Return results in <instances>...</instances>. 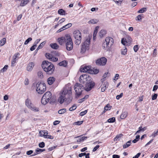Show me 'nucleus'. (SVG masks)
<instances>
[{
	"mask_svg": "<svg viewBox=\"0 0 158 158\" xmlns=\"http://www.w3.org/2000/svg\"><path fill=\"white\" fill-rule=\"evenodd\" d=\"M79 81L81 83L86 82L85 89L87 91L90 90L95 86V83L92 80V78L87 74L81 75L79 77Z\"/></svg>",
	"mask_w": 158,
	"mask_h": 158,
	"instance_id": "f257e3e1",
	"label": "nucleus"
},
{
	"mask_svg": "<svg viewBox=\"0 0 158 158\" xmlns=\"http://www.w3.org/2000/svg\"><path fill=\"white\" fill-rule=\"evenodd\" d=\"M41 66L44 70L48 74H52L55 69L53 64L48 61H43Z\"/></svg>",
	"mask_w": 158,
	"mask_h": 158,
	"instance_id": "f03ea898",
	"label": "nucleus"
},
{
	"mask_svg": "<svg viewBox=\"0 0 158 158\" xmlns=\"http://www.w3.org/2000/svg\"><path fill=\"white\" fill-rule=\"evenodd\" d=\"M72 94L71 88L69 87L68 88L67 87L64 89L63 92L61 95L59 97L58 99V102L60 103H63L64 101H65L66 97L67 94Z\"/></svg>",
	"mask_w": 158,
	"mask_h": 158,
	"instance_id": "7ed1b4c3",
	"label": "nucleus"
},
{
	"mask_svg": "<svg viewBox=\"0 0 158 158\" xmlns=\"http://www.w3.org/2000/svg\"><path fill=\"white\" fill-rule=\"evenodd\" d=\"M114 41L113 38L110 37H106L102 44L103 49L106 50L109 49L114 43Z\"/></svg>",
	"mask_w": 158,
	"mask_h": 158,
	"instance_id": "20e7f679",
	"label": "nucleus"
},
{
	"mask_svg": "<svg viewBox=\"0 0 158 158\" xmlns=\"http://www.w3.org/2000/svg\"><path fill=\"white\" fill-rule=\"evenodd\" d=\"M73 36L75 39V43L76 45H79L81 43L82 37L81 33L78 30L75 31L73 33Z\"/></svg>",
	"mask_w": 158,
	"mask_h": 158,
	"instance_id": "39448f33",
	"label": "nucleus"
},
{
	"mask_svg": "<svg viewBox=\"0 0 158 158\" xmlns=\"http://www.w3.org/2000/svg\"><path fill=\"white\" fill-rule=\"evenodd\" d=\"M46 85L44 82H38L36 85V90L39 94H43L46 90Z\"/></svg>",
	"mask_w": 158,
	"mask_h": 158,
	"instance_id": "423d86ee",
	"label": "nucleus"
},
{
	"mask_svg": "<svg viewBox=\"0 0 158 158\" xmlns=\"http://www.w3.org/2000/svg\"><path fill=\"white\" fill-rule=\"evenodd\" d=\"M65 41V46L66 49L68 51L71 50L73 47V43L72 39L70 35L66 38Z\"/></svg>",
	"mask_w": 158,
	"mask_h": 158,
	"instance_id": "0eeeda50",
	"label": "nucleus"
},
{
	"mask_svg": "<svg viewBox=\"0 0 158 158\" xmlns=\"http://www.w3.org/2000/svg\"><path fill=\"white\" fill-rule=\"evenodd\" d=\"M90 44V39L89 38H87L82 44L81 51V53H84L85 52L86 50L88 48Z\"/></svg>",
	"mask_w": 158,
	"mask_h": 158,
	"instance_id": "6e6552de",
	"label": "nucleus"
},
{
	"mask_svg": "<svg viewBox=\"0 0 158 158\" xmlns=\"http://www.w3.org/2000/svg\"><path fill=\"white\" fill-rule=\"evenodd\" d=\"M84 89L83 86L81 84L76 83L74 86V89L76 93V94L78 96H80Z\"/></svg>",
	"mask_w": 158,
	"mask_h": 158,
	"instance_id": "1a4fd4ad",
	"label": "nucleus"
},
{
	"mask_svg": "<svg viewBox=\"0 0 158 158\" xmlns=\"http://www.w3.org/2000/svg\"><path fill=\"white\" fill-rule=\"evenodd\" d=\"M132 39L129 36H127L124 38H122L121 43L124 45L129 46L131 44Z\"/></svg>",
	"mask_w": 158,
	"mask_h": 158,
	"instance_id": "9d476101",
	"label": "nucleus"
},
{
	"mask_svg": "<svg viewBox=\"0 0 158 158\" xmlns=\"http://www.w3.org/2000/svg\"><path fill=\"white\" fill-rule=\"evenodd\" d=\"M106 62L107 59L104 57H102L97 60L96 64L97 65L103 66L106 64Z\"/></svg>",
	"mask_w": 158,
	"mask_h": 158,
	"instance_id": "9b49d317",
	"label": "nucleus"
},
{
	"mask_svg": "<svg viewBox=\"0 0 158 158\" xmlns=\"http://www.w3.org/2000/svg\"><path fill=\"white\" fill-rule=\"evenodd\" d=\"M26 105L28 108H30L31 110L33 111H38L39 109L36 108V107H33L32 106V104L31 101L28 99H27L25 101Z\"/></svg>",
	"mask_w": 158,
	"mask_h": 158,
	"instance_id": "f8f14e48",
	"label": "nucleus"
},
{
	"mask_svg": "<svg viewBox=\"0 0 158 158\" xmlns=\"http://www.w3.org/2000/svg\"><path fill=\"white\" fill-rule=\"evenodd\" d=\"M91 67L90 66H85L84 67L81 66L80 69V71L81 72H85L90 73L91 71Z\"/></svg>",
	"mask_w": 158,
	"mask_h": 158,
	"instance_id": "ddd939ff",
	"label": "nucleus"
},
{
	"mask_svg": "<svg viewBox=\"0 0 158 158\" xmlns=\"http://www.w3.org/2000/svg\"><path fill=\"white\" fill-rule=\"evenodd\" d=\"M69 35H66L64 37H62L61 38H59L58 39V42L59 44L60 45H62L64 43H65V41L66 40V38L67 37H68Z\"/></svg>",
	"mask_w": 158,
	"mask_h": 158,
	"instance_id": "4468645a",
	"label": "nucleus"
},
{
	"mask_svg": "<svg viewBox=\"0 0 158 158\" xmlns=\"http://www.w3.org/2000/svg\"><path fill=\"white\" fill-rule=\"evenodd\" d=\"M109 84L107 82H102V84L101 85V91L102 92H103L108 88Z\"/></svg>",
	"mask_w": 158,
	"mask_h": 158,
	"instance_id": "2eb2a0df",
	"label": "nucleus"
},
{
	"mask_svg": "<svg viewBox=\"0 0 158 158\" xmlns=\"http://www.w3.org/2000/svg\"><path fill=\"white\" fill-rule=\"evenodd\" d=\"M46 99H47V101L50 100V99L52 97V94L49 91H48L45 93L43 96Z\"/></svg>",
	"mask_w": 158,
	"mask_h": 158,
	"instance_id": "dca6fc26",
	"label": "nucleus"
},
{
	"mask_svg": "<svg viewBox=\"0 0 158 158\" xmlns=\"http://www.w3.org/2000/svg\"><path fill=\"white\" fill-rule=\"evenodd\" d=\"M34 66V64L33 62L29 63L27 68V70L29 71H31Z\"/></svg>",
	"mask_w": 158,
	"mask_h": 158,
	"instance_id": "f3484780",
	"label": "nucleus"
},
{
	"mask_svg": "<svg viewBox=\"0 0 158 158\" xmlns=\"http://www.w3.org/2000/svg\"><path fill=\"white\" fill-rule=\"evenodd\" d=\"M55 81L54 77H50L48 79V84L49 85H52Z\"/></svg>",
	"mask_w": 158,
	"mask_h": 158,
	"instance_id": "a211bd4d",
	"label": "nucleus"
},
{
	"mask_svg": "<svg viewBox=\"0 0 158 158\" xmlns=\"http://www.w3.org/2000/svg\"><path fill=\"white\" fill-rule=\"evenodd\" d=\"M71 94H67V97H66V99H65V102H66L68 104H69L72 101V98L70 96ZM67 97V96L66 97Z\"/></svg>",
	"mask_w": 158,
	"mask_h": 158,
	"instance_id": "6ab92c4d",
	"label": "nucleus"
},
{
	"mask_svg": "<svg viewBox=\"0 0 158 158\" xmlns=\"http://www.w3.org/2000/svg\"><path fill=\"white\" fill-rule=\"evenodd\" d=\"M50 46L53 49H57L59 48V46L56 43H52L50 44Z\"/></svg>",
	"mask_w": 158,
	"mask_h": 158,
	"instance_id": "aec40b11",
	"label": "nucleus"
},
{
	"mask_svg": "<svg viewBox=\"0 0 158 158\" xmlns=\"http://www.w3.org/2000/svg\"><path fill=\"white\" fill-rule=\"evenodd\" d=\"M106 31L104 30H101L99 32V35L100 37H103L106 34Z\"/></svg>",
	"mask_w": 158,
	"mask_h": 158,
	"instance_id": "412c9836",
	"label": "nucleus"
},
{
	"mask_svg": "<svg viewBox=\"0 0 158 158\" xmlns=\"http://www.w3.org/2000/svg\"><path fill=\"white\" fill-rule=\"evenodd\" d=\"M99 27L98 26H97L96 27L95 29L94 30L93 35V39L94 40L95 39L97 35V33L98 31V29L99 28Z\"/></svg>",
	"mask_w": 158,
	"mask_h": 158,
	"instance_id": "4be33fe9",
	"label": "nucleus"
},
{
	"mask_svg": "<svg viewBox=\"0 0 158 158\" xmlns=\"http://www.w3.org/2000/svg\"><path fill=\"white\" fill-rule=\"evenodd\" d=\"M59 64L60 66H63L65 67L67 65V62L66 60H64L60 62L59 63Z\"/></svg>",
	"mask_w": 158,
	"mask_h": 158,
	"instance_id": "5701e85b",
	"label": "nucleus"
},
{
	"mask_svg": "<svg viewBox=\"0 0 158 158\" xmlns=\"http://www.w3.org/2000/svg\"><path fill=\"white\" fill-rule=\"evenodd\" d=\"M131 141L129 140L126 143L124 144L123 146L124 148H126L130 146L131 143Z\"/></svg>",
	"mask_w": 158,
	"mask_h": 158,
	"instance_id": "b1692460",
	"label": "nucleus"
},
{
	"mask_svg": "<svg viewBox=\"0 0 158 158\" xmlns=\"http://www.w3.org/2000/svg\"><path fill=\"white\" fill-rule=\"evenodd\" d=\"M127 112L126 111L123 112L120 116L121 118L123 119L125 118L127 116Z\"/></svg>",
	"mask_w": 158,
	"mask_h": 158,
	"instance_id": "393cba45",
	"label": "nucleus"
},
{
	"mask_svg": "<svg viewBox=\"0 0 158 158\" xmlns=\"http://www.w3.org/2000/svg\"><path fill=\"white\" fill-rule=\"evenodd\" d=\"M58 14L61 15H65V11L63 9H60L58 10Z\"/></svg>",
	"mask_w": 158,
	"mask_h": 158,
	"instance_id": "a878e982",
	"label": "nucleus"
},
{
	"mask_svg": "<svg viewBox=\"0 0 158 158\" xmlns=\"http://www.w3.org/2000/svg\"><path fill=\"white\" fill-rule=\"evenodd\" d=\"M127 49L125 47H124V48L121 49V54L122 55H125L127 54Z\"/></svg>",
	"mask_w": 158,
	"mask_h": 158,
	"instance_id": "bb28decb",
	"label": "nucleus"
},
{
	"mask_svg": "<svg viewBox=\"0 0 158 158\" xmlns=\"http://www.w3.org/2000/svg\"><path fill=\"white\" fill-rule=\"evenodd\" d=\"M29 2V0H24L23 2H22L20 4V6H23L26 5Z\"/></svg>",
	"mask_w": 158,
	"mask_h": 158,
	"instance_id": "cd10ccee",
	"label": "nucleus"
},
{
	"mask_svg": "<svg viewBox=\"0 0 158 158\" xmlns=\"http://www.w3.org/2000/svg\"><path fill=\"white\" fill-rule=\"evenodd\" d=\"M48 101H47V99H46L43 96L41 99V103L43 104L46 105L48 102Z\"/></svg>",
	"mask_w": 158,
	"mask_h": 158,
	"instance_id": "c85d7f7f",
	"label": "nucleus"
},
{
	"mask_svg": "<svg viewBox=\"0 0 158 158\" xmlns=\"http://www.w3.org/2000/svg\"><path fill=\"white\" fill-rule=\"evenodd\" d=\"M98 21L97 19H94L90 20L88 22L89 23L95 24L98 22Z\"/></svg>",
	"mask_w": 158,
	"mask_h": 158,
	"instance_id": "c756f323",
	"label": "nucleus"
},
{
	"mask_svg": "<svg viewBox=\"0 0 158 158\" xmlns=\"http://www.w3.org/2000/svg\"><path fill=\"white\" fill-rule=\"evenodd\" d=\"M123 136V135L122 134H120L119 135H116V136L114 138V141H117L118 140H120V138Z\"/></svg>",
	"mask_w": 158,
	"mask_h": 158,
	"instance_id": "7c9ffc66",
	"label": "nucleus"
},
{
	"mask_svg": "<svg viewBox=\"0 0 158 158\" xmlns=\"http://www.w3.org/2000/svg\"><path fill=\"white\" fill-rule=\"evenodd\" d=\"M111 107L109 104H107L104 107V111L103 112V113L105 112L106 111L110 110Z\"/></svg>",
	"mask_w": 158,
	"mask_h": 158,
	"instance_id": "2f4dec72",
	"label": "nucleus"
},
{
	"mask_svg": "<svg viewBox=\"0 0 158 158\" xmlns=\"http://www.w3.org/2000/svg\"><path fill=\"white\" fill-rule=\"evenodd\" d=\"M99 72V70L97 69H94L93 70L91 69V71L90 72V74H96Z\"/></svg>",
	"mask_w": 158,
	"mask_h": 158,
	"instance_id": "473e14b6",
	"label": "nucleus"
},
{
	"mask_svg": "<svg viewBox=\"0 0 158 158\" xmlns=\"http://www.w3.org/2000/svg\"><path fill=\"white\" fill-rule=\"evenodd\" d=\"M6 39L5 38H3L0 41V46L3 45L6 43Z\"/></svg>",
	"mask_w": 158,
	"mask_h": 158,
	"instance_id": "72a5a7b5",
	"label": "nucleus"
},
{
	"mask_svg": "<svg viewBox=\"0 0 158 158\" xmlns=\"http://www.w3.org/2000/svg\"><path fill=\"white\" fill-rule=\"evenodd\" d=\"M38 77L41 79L44 77L43 72L41 71H40L38 72Z\"/></svg>",
	"mask_w": 158,
	"mask_h": 158,
	"instance_id": "f704fd0d",
	"label": "nucleus"
},
{
	"mask_svg": "<svg viewBox=\"0 0 158 158\" xmlns=\"http://www.w3.org/2000/svg\"><path fill=\"white\" fill-rule=\"evenodd\" d=\"M45 42L44 41L42 42L41 43L40 45L38 46V47L37 48V49H36V50H38L42 48L44 46V44H45Z\"/></svg>",
	"mask_w": 158,
	"mask_h": 158,
	"instance_id": "c9c22d12",
	"label": "nucleus"
},
{
	"mask_svg": "<svg viewBox=\"0 0 158 158\" xmlns=\"http://www.w3.org/2000/svg\"><path fill=\"white\" fill-rule=\"evenodd\" d=\"M115 121V118L114 117H112L109 118L107 120V122L109 123H114Z\"/></svg>",
	"mask_w": 158,
	"mask_h": 158,
	"instance_id": "e433bc0d",
	"label": "nucleus"
},
{
	"mask_svg": "<svg viewBox=\"0 0 158 158\" xmlns=\"http://www.w3.org/2000/svg\"><path fill=\"white\" fill-rule=\"evenodd\" d=\"M66 109H64V108L58 111V113L59 114H64V113H65L66 111Z\"/></svg>",
	"mask_w": 158,
	"mask_h": 158,
	"instance_id": "4c0bfd02",
	"label": "nucleus"
},
{
	"mask_svg": "<svg viewBox=\"0 0 158 158\" xmlns=\"http://www.w3.org/2000/svg\"><path fill=\"white\" fill-rule=\"evenodd\" d=\"M108 72H107V73H105L103 75V79H101V81L102 82H104V81H105V79L107 77V75L108 74Z\"/></svg>",
	"mask_w": 158,
	"mask_h": 158,
	"instance_id": "58836bf2",
	"label": "nucleus"
},
{
	"mask_svg": "<svg viewBox=\"0 0 158 158\" xmlns=\"http://www.w3.org/2000/svg\"><path fill=\"white\" fill-rule=\"evenodd\" d=\"M8 65H5L4 67L1 70V72L3 73L5 71H6L8 68Z\"/></svg>",
	"mask_w": 158,
	"mask_h": 158,
	"instance_id": "ea45409f",
	"label": "nucleus"
},
{
	"mask_svg": "<svg viewBox=\"0 0 158 158\" xmlns=\"http://www.w3.org/2000/svg\"><path fill=\"white\" fill-rule=\"evenodd\" d=\"M147 10V8H143L140 9L138 11V13H143L145 12Z\"/></svg>",
	"mask_w": 158,
	"mask_h": 158,
	"instance_id": "a19ab883",
	"label": "nucleus"
},
{
	"mask_svg": "<svg viewBox=\"0 0 158 158\" xmlns=\"http://www.w3.org/2000/svg\"><path fill=\"white\" fill-rule=\"evenodd\" d=\"M52 54H51L49 53H46V57L49 59V60L51 59V58H52Z\"/></svg>",
	"mask_w": 158,
	"mask_h": 158,
	"instance_id": "79ce46f5",
	"label": "nucleus"
},
{
	"mask_svg": "<svg viewBox=\"0 0 158 158\" xmlns=\"http://www.w3.org/2000/svg\"><path fill=\"white\" fill-rule=\"evenodd\" d=\"M45 150L44 149H41L39 148H38L37 149L35 150V152H36V153H40L44 151Z\"/></svg>",
	"mask_w": 158,
	"mask_h": 158,
	"instance_id": "37998d69",
	"label": "nucleus"
},
{
	"mask_svg": "<svg viewBox=\"0 0 158 158\" xmlns=\"http://www.w3.org/2000/svg\"><path fill=\"white\" fill-rule=\"evenodd\" d=\"M58 58L56 57H55L52 56V58H51V59L50 60L51 61H53L54 62H56L58 60Z\"/></svg>",
	"mask_w": 158,
	"mask_h": 158,
	"instance_id": "c03bdc74",
	"label": "nucleus"
},
{
	"mask_svg": "<svg viewBox=\"0 0 158 158\" xmlns=\"http://www.w3.org/2000/svg\"><path fill=\"white\" fill-rule=\"evenodd\" d=\"M42 133H43V136L45 138L46 137H47L48 135V132L47 131H43Z\"/></svg>",
	"mask_w": 158,
	"mask_h": 158,
	"instance_id": "a18cd8bd",
	"label": "nucleus"
},
{
	"mask_svg": "<svg viewBox=\"0 0 158 158\" xmlns=\"http://www.w3.org/2000/svg\"><path fill=\"white\" fill-rule=\"evenodd\" d=\"M32 39L30 37L28 38L25 41L24 44L26 45L29 42L32 40Z\"/></svg>",
	"mask_w": 158,
	"mask_h": 158,
	"instance_id": "49530a36",
	"label": "nucleus"
},
{
	"mask_svg": "<svg viewBox=\"0 0 158 158\" xmlns=\"http://www.w3.org/2000/svg\"><path fill=\"white\" fill-rule=\"evenodd\" d=\"M114 1L118 5H121L122 2V0H114Z\"/></svg>",
	"mask_w": 158,
	"mask_h": 158,
	"instance_id": "de8ad7c7",
	"label": "nucleus"
},
{
	"mask_svg": "<svg viewBox=\"0 0 158 158\" xmlns=\"http://www.w3.org/2000/svg\"><path fill=\"white\" fill-rule=\"evenodd\" d=\"M39 146L40 148H43L45 146V143L44 142L40 143L39 144Z\"/></svg>",
	"mask_w": 158,
	"mask_h": 158,
	"instance_id": "09e8293b",
	"label": "nucleus"
},
{
	"mask_svg": "<svg viewBox=\"0 0 158 158\" xmlns=\"http://www.w3.org/2000/svg\"><path fill=\"white\" fill-rule=\"evenodd\" d=\"M13 57H12V60L11 61V65L12 66H14V64L16 62V58H15Z\"/></svg>",
	"mask_w": 158,
	"mask_h": 158,
	"instance_id": "8fccbe9b",
	"label": "nucleus"
},
{
	"mask_svg": "<svg viewBox=\"0 0 158 158\" xmlns=\"http://www.w3.org/2000/svg\"><path fill=\"white\" fill-rule=\"evenodd\" d=\"M77 106L76 105H74L72 107H70L69 110L70 111H72L76 109Z\"/></svg>",
	"mask_w": 158,
	"mask_h": 158,
	"instance_id": "3c124183",
	"label": "nucleus"
},
{
	"mask_svg": "<svg viewBox=\"0 0 158 158\" xmlns=\"http://www.w3.org/2000/svg\"><path fill=\"white\" fill-rule=\"evenodd\" d=\"M40 39H37L33 45H34L36 47L37 46V45L38 44L40 41Z\"/></svg>",
	"mask_w": 158,
	"mask_h": 158,
	"instance_id": "603ef678",
	"label": "nucleus"
},
{
	"mask_svg": "<svg viewBox=\"0 0 158 158\" xmlns=\"http://www.w3.org/2000/svg\"><path fill=\"white\" fill-rule=\"evenodd\" d=\"M87 110H85L81 112L80 113V115L81 116H83L87 112Z\"/></svg>",
	"mask_w": 158,
	"mask_h": 158,
	"instance_id": "864d4df0",
	"label": "nucleus"
},
{
	"mask_svg": "<svg viewBox=\"0 0 158 158\" xmlns=\"http://www.w3.org/2000/svg\"><path fill=\"white\" fill-rule=\"evenodd\" d=\"M134 50L135 52H136L139 49L138 45H135L134 47Z\"/></svg>",
	"mask_w": 158,
	"mask_h": 158,
	"instance_id": "5fc2aeb1",
	"label": "nucleus"
},
{
	"mask_svg": "<svg viewBox=\"0 0 158 158\" xmlns=\"http://www.w3.org/2000/svg\"><path fill=\"white\" fill-rule=\"evenodd\" d=\"M123 96V93H121L119 95H118L116 96V98L118 100L121 98Z\"/></svg>",
	"mask_w": 158,
	"mask_h": 158,
	"instance_id": "6e6d98bb",
	"label": "nucleus"
},
{
	"mask_svg": "<svg viewBox=\"0 0 158 158\" xmlns=\"http://www.w3.org/2000/svg\"><path fill=\"white\" fill-rule=\"evenodd\" d=\"M157 94H154L152 96V100H155L157 97Z\"/></svg>",
	"mask_w": 158,
	"mask_h": 158,
	"instance_id": "4d7b16f0",
	"label": "nucleus"
},
{
	"mask_svg": "<svg viewBox=\"0 0 158 158\" xmlns=\"http://www.w3.org/2000/svg\"><path fill=\"white\" fill-rule=\"evenodd\" d=\"M65 27L67 29L71 27L72 26V24L71 23H69L65 25Z\"/></svg>",
	"mask_w": 158,
	"mask_h": 158,
	"instance_id": "13d9d810",
	"label": "nucleus"
},
{
	"mask_svg": "<svg viewBox=\"0 0 158 158\" xmlns=\"http://www.w3.org/2000/svg\"><path fill=\"white\" fill-rule=\"evenodd\" d=\"M99 145H97L93 149V151L95 152L96 151L99 147Z\"/></svg>",
	"mask_w": 158,
	"mask_h": 158,
	"instance_id": "bf43d9fd",
	"label": "nucleus"
},
{
	"mask_svg": "<svg viewBox=\"0 0 158 158\" xmlns=\"http://www.w3.org/2000/svg\"><path fill=\"white\" fill-rule=\"evenodd\" d=\"M83 121H78L76 122H75V123L76 125H79L81 124H82L83 122Z\"/></svg>",
	"mask_w": 158,
	"mask_h": 158,
	"instance_id": "052dcab7",
	"label": "nucleus"
},
{
	"mask_svg": "<svg viewBox=\"0 0 158 158\" xmlns=\"http://www.w3.org/2000/svg\"><path fill=\"white\" fill-rule=\"evenodd\" d=\"M19 56V52H17L13 56L15 58H16L17 57H18V56Z\"/></svg>",
	"mask_w": 158,
	"mask_h": 158,
	"instance_id": "680f3d73",
	"label": "nucleus"
},
{
	"mask_svg": "<svg viewBox=\"0 0 158 158\" xmlns=\"http://www.w3.org/2000/svg\"><path fill=\"white\" fill-rule=\"evenodd\" d=\"M158 88V85H155L153 87L152 90H153V91H155Z\"/></svg>",
	"mask_w": 158,
	"mask_h": 158,
	"instance_id": "e2e57ef3",
	"label": "nucleus"
},
{
	"mask_svg": "<svg viewBox=\"0 0 158 158\" xmlns=\"http://www.w3.org/2000/svg\"><path fill=\"white\" fill-rule=\"evenodd\" d=\"M33 152V151L32 150H29L27 151L26 154L27 155H29L31 154Z\"/></svg>",
	"mask_w": 158,
	"mask_h": 158,
	"instance_id": "0e129e2a",
	"label": "nucleus"
},
{
	"mask_svg": "<svg viewBox=\"0 0 158 158\" xmlns=\"http://www.w3.org/2000/svg\"><path fill=\"white\" fill-rule=\"evenodd\" d=\"M140 155L141 153H137L135 156L133 157L132 158H138L139 156Z\"/></svg>",
	"mask_w": 158,
	"mask_h": 158,
	"instance_id": "69168bd1",
	"label": "nucleus"
},
{
	"mask_svg": "<svg viewBox=\"0 0 158 158\" xmlns=\"http://www.w3.org/2000/svg\"><path fill=\"white\" fill-rule=\"evenodd\" d=\"M153 56H156L157 55V49L156 48H155L153 51Z\"/></svg>",
	"mask_w": 158,
	"mask_h": 158,
	"instance_id": "338daca9",
	"label": "nucleus"
},
{
	"mask_svg": "<svg viewBox=\"0 0 158 158\" xmlns=\"http://www.w3.org/2000/svg\"><path fill=\"white\" fill-rule=\"evenodd\" d=\"M112 157L113 158H119L120 156L117 155H113Z\"/></svg>",
	"mask_w": 158,
	"mask_h": 158,
	"instance_id": "774afa93",
	"label": "nucleus"
}]
</instances>
